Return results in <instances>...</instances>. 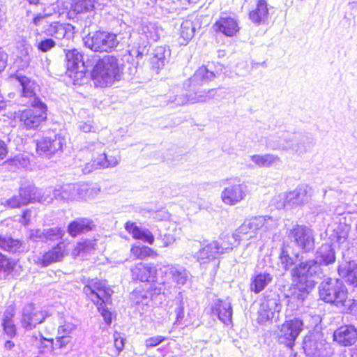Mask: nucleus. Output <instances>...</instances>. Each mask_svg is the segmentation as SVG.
Wrapping results in <instances>:
<instances>
[{"mask_svg": "<svg viewBox=\"0 0 357 357\" xmlns=\"http://www.w3.org/2000/svg\"><path fill=\"white\" fill-rule=\"evenodd\" d=\"M46 240H54L63 236L64 231L59 227L45 229Z\"/></svg>", "mask_w": 357, "mask_h": 357, "instance_id": "54", "label": "nucleus"}, {"mask_svg": "<svg viewBox=\"0 0 357 357\" xmlns=\"http://www.w3.org/2000/svg\"><path fill=\"white\" fill-rule=\"evenodd\" d=\"M47 15H38L33 20L36 26H43V32L57 39H62L66 34L73 31L74 27L70 24H61L58 22H49L46 20Z\"/></svg>", "mask_w": 357, "mask_h": 357, "instance_id": "13", "label": "nucleus"}, {"mask_svg": "<svg viewBox=\"0 0 357 357\" xmlns=\"http://www.w3.org/2000/svg\"><path fill=\"white\" fill-rule=\"evenodd\" d=\"M264 218V224L263 225V230L264 231H271L276 229L278 226V220L273 218L271 216H262Z\"/></svg>", "mask_w": 357, "mask_h": 357, "instance_id": "57", "label": "nucleus"}, {"mask_svg": "<svg viewBox=\"0 0 357 357\" xmlns=\"http://www.w3.org/2000/svg\"><path fill=\"white\" fill-rule=\"evenodd\" d=\"M197 28H199L198 20H184L180 27V38L183 40L180 42L181 44L186 45L193 38Z\"/></svg>", "mask_w": 357, "mask_h": 357, "instance_id": "35", "label": "nucleus"}, {"mask_svg": "<svg viewBox=\"0 0 357 357\" xmlns=\"http://www.w3.org/2000/svg\"><path fill=\"white\" fill-rule=\"evenodd\" d=\"M88 149L93 152H96L97 157H93V163H86L85 167L83 169L84 174L89 173L93 169L99 168H107V154L104 150V144L100 142H93L89 145Z\"/></svg>", "mask_w": 357, "mask_h": 357, "instance_id": "21", "label": "nucleus"}, {"mask_svg": "<svg viewBox=\"0 0 357 357\" xmlns=\"http://www.w3.org/2000/svg\"><path fill=\"white\" fill-rule=\"evenodd\" d=\"M122 73L118 59L113 56L100 59L93 67L91 77L94 84L99 87H107L119 80Z\"/></svg>", "mask_w": 357, "mask_h": 357, "instance_id": "2", "label": "nucleus"}, {"mask_svg": "<svg viewBox=\"0 0 357 357\" xmlns=\"http://www.w3.org/2000/svg\"><path fill=\"white\" fill-rule=\"evenodd\" d=\"M280 264L286 271L289 270L294 264V258L289 256V252L283 248L279 257Z\"/></svg>", "mask_w": 357, "mask_h": 357, "instance_id": "51", "label": "nucleus"}, {"mask_svg": "<svg viewBox=\"0 0 357 357\" xmlns=\"http://www.w3.org/2000/svg\"><path fill=\"white\" fill-rule=\"evenodd\" d=\"M37 188L31 184L22 186L19 190V196L21 199L24 197L28 199L27 204L31 202H35L36 197Z\"/></svg>", "mask_w": 357, "mask_h": 357, "instance_id": "46", "label": "nucleus"}, {"mask_svg": "<svg viewBox=\"0 0 357 357\" xmlns=\"http://www.w3.org/2000/svg\"><path fill=\"white\" fill-rule=\"evenodd\" d=\"M215 76V74L210 70L208 67L202 66L199 68L195 71L193 76L189 79L190 86L192 90H195V87L204 85L212 81Z\"/></svg>", "mask_w": 357, "mask_h": 357, "instance_id": "31", "label": "nucleus"}, {"mask_svg": "<svg viewBox=\"0 0 357 357\" xmlns=\"http://www.w3.org/2000/svg\"><path fill=\"white\" fill-rule=\"evenodd\" d=\"M55 199L61 201L80 200L79 183H67L56 187L53 190Z\"/></svg>", "mask_w": 357, "mask_h": 357, "instance_id": "24", "label": "nucleus"}, {"mask_svg": "<svg viewBox=\"0 0 357 357\" xmlns=\"http://www.w3.org/2000/svg\"><path fill=\"white\" fill-rule=\"evenodd\" d=\"M130 252L135 257L139 259H144L146 257L155 258L158 256L156 251L148 246L142 245H132Z\"/></svg>", "mask_w": 357, "mask_h": 357, "instance_id": "42", "label": "nucleus"}, {"mask_svg": "<svg viewBox=\"0 0 357 357\" xmlns=\"http://www.w3.org/2000/svg\"><path fill=\"white\" fill-rule=\"evenodd\" d=\"M313 139L304 135L294 134L289 137H285L278 144H269V146L273 150L291 151L301 155L310 151L313 146Z\"/></svg>", "mask_w": 357, "mask_h": 357, "instance_id": "7", "label": "nucleus"}, {"mask_svg": "<svg viewBox=\"0 0 357 357\" xmlns=\"http://www.w3.org/2000/svg\"><path fill=\"white\" fill-rule=\"evenodd\" d=\"M334 340L343 346L353 345L357 339V331L352 326H343L335 331Z\"/></svg>", "mask_w": 357, "mask_h": 357, "instance_id": "26", "label": "nucleus"}, {"mask_svg": "<svg viewBox=\"0 0 357 357\" xmlns=\"http://www.w3.org/2000/svg\"><path fill=\"white\" fill-rule=\"evenodd\" d=\"M188 103L191 104L190 95L170 96L167 100V105H173V106H182Z\"/></svg>", "mask_w": 357, "mask_h": 357, "instance_id": "48", "label": "nucleus"}, {"mask_svg": "<svg viewBox=\"0 0 357 357\" xmlns=\"http://www.w3.org/2000/svg\"><path fill=\"white\" fill-rule=\"evenodd\" d=\"M287 238L291 243L304 252H309L314 248L312 230L306 226L295 225L287 232Z\"/></svg>", "mask_w": 357, "mask_h": 357, "instance_id": "9", "label": "nucleus"}, {"mask_svg": "<svg viewBox=\"0 0 357 357\" xmlns=\"http://www.w3.org/2000/svg\"><path fill=\"white\" fill-rule=\"evenodd\" d=\"M13 262L0 252V272L9 273L13 268Z\"/></svg>", "mask_w": 357, "mask_h": 357, "instance_id": "56", "label": "nucleus"}, {"mask_svg": "<svg viewBox=\"0 0 357 357\" xmlns=\"http://www.w3.org/2000/svg\"><path fill=\"white\" fill-rule=\"evenodd\" d=\"M312 197V188L307 185L298 186L285 196L281 197V208L301 206L307 204Z\"/></svg>", "mask_w": 357, "mask_h": 357, "instance_id": "16", "label": "nucleus"}, {"mask_svg": "<svg viewBox=\"0 0 357 357\" xmlns=\"http://www.w3.org/2000/svg\"><path fill=\"white\" fill-rule=\"evenodd\" d=\"M64 142V138L60 135L52 133L38 140L36 144L37 153L40 155L50 158L61 151Z\"/></svg>", "mask_w": 357, "mask_h": 357, "instance_id": "14", "label": "nucleus"}, {"mask_svg": "<svg viewBox=\"0 0 357 357\" xmlns=\"http://www.w3.org/2000/svg\"><path fill=\"white\" fill-rule=\"evenodd\" d=\"M28 199L25 197L21 199L19 195H15L6 201V205L10 208H20L27 204Z\"/></svg>", "mask_w": 357, "mask_h": 357, "instance_id": "53", "label": "nucleus"}, {"mask_svg": "<svg viewBox=\"0 0 357 357\" xmlns=\"http://www.w3.org/2000/svg\"><path fill=\"white\" fill-rule=\"evenodd\" d=\"M160 272L163 284L170 288H181L186 284L189 278V273L180 265H164L160 268Z\"/></svg>", "mask_w": 357, "mask_h": 357, "instance_id": "8", "label": "nucleus"}, {"mask_svg": "<svg viewBox=\"0 0 357 357\" xmlns=\"http://www.w3.org/2000/svg\"><path fill=\"white\" fill-rule=\"evenodd\" d=\"M165 337L163 336L158 335L152 337H149L145 341V346L146 348H152L158 346L164 340H165Z\"/></svg>", "mask_w": 357, "mask_h": 357, "instance_id": "58", "label": "nucleus"}, {"mask_svg": "<svg viewBox=\"0 0 357 357\" xmlns=\"http://www.w3.org/2000/svg\"><path fill=\"white\" fill-rule=\"evenodd\" d=\"M177 299V307L175 309L176 321L174 324H179L184 317V303L181 292L179 293Z\"/></svg>", "mask_w": 357, "mask_h": 357, "instance_id": "52", "label": "nucleus"}, {"mask_svg": "<svg viewBox=\"0 0 357 357\" xmlns=\"http://www.w3.org/2000/svg\"><path fill=\"white\" fill-rule=\"evenodd\" d=\"M95 2L96 0H74L72 8L77 13L87 12L94 8Z\"/></svg>", "mask_w": 357, "mask_h": 357, "instance_id": "45", "label": "nucleus"}, {"mask_svg": "<svg viewBox=\"0 0 357 357\" xmlns=\"http://www.w3.org/2000/svg\"><path fill=\"white\" fill-rule=\"evenodd\" d=\"M303 347L305 354L310 357H328L331 354L326 341L317 340L313 335L305 337Z\"/></svg>", "mask_w": 357, "mask_h": 357, "instance_id": "18", "label": "nucleus"}, {"mask_svg": "<svg viewBox=\"0 0 357 357\" xmlns=\"http://www.w3.org/2000/svg\"><path fill=\"white\" fill-rule=\"evenodd\" d=\"M126 230L132 235V238L137 240H141L150 245L154 242V236L151 231L148 229H142L138 227L135 222H127L125 225Z\"/></svg>", "mask_w": 357, "mask_h": 357, "instance_id": "30", "label": "nucleus"}, {"mask_svg": "<svg viewBox=\"0 0 357 357\" xmlns=\"http://www.w3.org/2000/svg\"><path fill=\"white\" fill-rule=\"evenodd\" d=\"M314 287H307L304 284L294 283V287L291 289V295L287 296L289 298L288 305L294 304V307H298L302 305L303 301L307 296L310 291Z\"/></svg>", "mask_w": 357, "mask_h": 357, "instance_id": "33", "label": "nucleus"}, {"mask_svg": "<svg viewBox=\"0 0 357 357\" xmlns=\"http://www.w3.org/2000/svg\"><path fill=\"white\" fill-rule=\"evenodd\" d=\"M94 227L93 221L87 218H78L70 222L68 227V231L73 237L82 233L91 231Z\"/></svg>", "mask_w": 357, "mask_h": 357, "instance_id": "36", "label": "nucleus"}, {"mask_svg": "<svg viewBox=\"0 0 357 357\" xmlns=\"http://www.w3.org/2000/svg\"><path fill=\"white\" fill-rule=\"evenodd\" d=\"M58 317L59 318V328H58V335H70V334L75 330V326L70 323L65 321L63 319V316L61 314L58 313Z\"/></svg>", "mask_w": 357, "mask_h": 357, "instance_id": "47", "label": "nucleus"}, {"mask_svg": "<svg viewBox=\"0 0 357 357\" xmlns=\"http://www.w3.org/2000/svg\"><path fill=\"white\" fill-rule=\"evenodd\" d=\"M10 78L17 81L22 86V97L28 100L25 104L33 103L35 99H39L36 94L38 85L34 80L20 74L13 75Z\"/></svg>", "mask_w": 357, "mask_h": 357, "instance_id": "22", "label": "nucleus"}, {"mask_svg": "<svg viewBox=\"0 0 357 357\" xmlns=\"http://www.w3.org/2000/svg\"><path fill=\"white\" fill-rule=\"evenodd\" d=\"M250 160L259 168L275 167L281 163L280 158L271 153L254 154L250 156Z\"/></svg>", "mask_w": 357, "mask_h": 357, "instance_id": "34", "label": "nucleus"}, {"mask_svg": "<svg viewBox=\"0 0 357 357\" xmlns=\"http://www.w3.org/2000/svg\"><path fill=\"white\" fill-rule=\"evenodd\" d=\"M4 333L9 336L13 337L16 335V327L13 322H2L1 324Z\"/></svg>", "mask_w": 357, "mask_h": 357, "instance_id": "59", "label": "nucleus"}, {"mask_svg": "<svg viewBox=\"0 0 357 357\" xmlns=\"http://www.w3.org/2000/svg\"><path fill=\"white\" fill-rule=\"evenodd\" d=\"M29 238L31 240H33L34 241H45V229H33L30 231L29 234Z\"/></svg>", "mask_w": 357, "mask_h": 357, "instance_id": "60", "label": "nucleus"}, {"mask_svg": "<svg viewBox=\"0 0 357 357\" xmlns=\"http://www.w3.org/2000/svg\"><path fill=\"white\" fill-rule=\"evenodd\" d=\"M56 43L54 40L52 38H45L39 41L37 43L36 47L40 51L43 52H47L54 47Z\"/></svg>", "mask_w": 357, "mask_h": 357, "instance_id": "55", "label": "nucleus"}, {"mask_svg": "<svg viewBox=\"0 0 357 357\" xmlns=\"http://www.w3.org/2000/svg\"><path fill=\"white\" fill-rule=\"evenodd\" d=\"M303 321L294 318L284 321L277 332L278 340L289 348H292L298 336L303 329Z\"/></svg>", "mask_w": 357, "mask_h": 357, "instance_id": "11", "label": "nucleus"}, {"mask_svg": "<svg viewBox=\"0 0 357 357\" xmlns=\"http://www.w3.org/2000/svg\"><path fill=\"white\" fill-rule=\"evenodd\" d=\"M79 129L84 132H93L95 130L92 120L88 119L86 121H80L78 123Z\"/></svg>", "mask_w": 357, "mask_h": 357, "instance_id": "61", "label": "nucleus"}, {"mask_svg": "<svg viewBox=\"0 0 357 357\" xmlns=\"http://www.w3.org/2000/svg\"><path fill=\"white\" fill-rule=\"evenodd\" d=\"M338 273L340 276L345 278L348 282L357 286V264L355 261H351L340 265Z\"/></svg>", "mask_w": 357, "mask_h": 357, "instance_id": "40", "label": "nucleus"}, {"mask_svg": "<svg viewBox=\"0 0 357 357\" xmlns=\"http://www.w3.org/2000/svg\"><path fill=\"white\" fill-rule=\"evenodd\" d=\"M195 91L194 95L190 94L191 104L206 102L217 96V90L215 89H208V91H199L195 89Z\"/></svg>", "mask_w": 357, "mask_h": 357, "instance_id": "43", "label": "nucleus"}, {"mask_svg": "<svg viewBox=\"0 0 357 357\" xmlns=\"http://www.w3.org/2000/svg\"><path fill=\"white\" fill-rule=\"evenodd\" d=\"M0 248L12 253L24 251L22 242L9 236H0Z\"/></svg>", "mask_w": 357, "mask_h": 357, "instance_id": "41", "label": "nucleus"}, {"mask_svg": "<svg viewBox=\"0 0 357 357\" xmlns=\"http://www.w3.org/2000/svg\"><path fill=\"white\" fill-rule=\"evenodd\" d=\"M100 192L99 185H89L87 183H79V199L80 200H86L96 197Z\"/></svg>", "mask_w": 357, "mask_h": 357, "instance_id": "44", "label": "nucleus"}, {"mask_svg": "<svg viewBox=\"0 0 357 357\" xmlns=\"http://www.w3.org/2000/svg\"><path fill=\"white\" fill-rule=\"evenodd\" d=\"M66 60L68 70L76 73H83L91 65L84 61L82 54L76 49L66 52Z\"/></svg>", "mask_w": 357, "mask_h": 357, "instance_id": "23", "label": "nucleus"}, {"mask_svg": "<svg viewBox=\"0 0 357 357\" xmlns=\"http://www.w3.org/2000/svg\"><path fill=\"white\" fill-rule=\"evenodd\" d=\"M318 265H329L335 261V255L332 245L330 244L322 245L317 251L316 259Z\"/></svg>", "mask_w": 357, "mask_h": 357, "instance_id": "39", "label": "nucleus"}, {"mask_svg": "<svg viewBox=\"0 0 357 357\" xmlns=\"http://www.w3.org/2000/svg\"><path fill=\"white\" fill-rule=\"evenodd\" d=\"M348 237V231L345 230L342 226H337L334 230L333 234H331V238L332 241L336 242L338 244H342L345 242Z\"/></svg>", "mask_w": 357, "mask_h": 357, "instance_id": "49", "label": "nucleus"}, {"mask_svg": "<svg viewBox=\"0 0 357 357\" xmlns=\"http://www.w3.org/2000/svg\"><path fill=\"white\" fill-rule=\"evenodd\" d=\"M53 190L51 189L45 190L44 192L37 189L36 197L35 202H38L44 204L51 203L55 197H54Z\"/></svg>", "mask_w": 357, "mask_h": 357, "instance_id": "50", "label": "nucleus"}, {"mask_svg": "<svg viewBox=\"0 0 357 357\" xmlns=\"http://www.w3.org/2000/svg\"><path fill=\"white\" fill-rule=\"evenodd\" d=\"M130 271L133 280L151 282L156 278L157 267L153 263L139 262L132 267Z\"/></svg>", "mask_w": 357, "mask_h": 357, "instance_id": "20", "label": "nucleus"}, {"mask_svg": "<svg viewBox=\"0 0 357 357\" xmlns=\"http://www.w3.org/2000/svg\"><path fill=\"white\" fill-rule=\"evenodd\" d=\"M27 105L31 108L16 112L15 117L25 128L36 129L47 119V106L40 99H35L33 103Z\"/></svg>", "mask_w": 357, "mask_h": 357, "instance_id": "4", "label": "nucleus"}, {"mask_svg": "<svg viewBox=\"0 0 357 357\" xmlns=\"http://www.w3.org/2000/svg\"><path fill=\"white\" fill-rule=\"evenodd\" d=\"M48 315L46 310H40L34 305L27 304L22 309V326L26 330L31 331L43 323Z\"/></svg>", "mask_w": 357, "mask_h": 357, "instance_id": "15", "label": "nucleus"}, {"mask_svg": "<svg viewBox=\"0 0 357 357\" xmlns=\"http://www.w3.org/2000/svg\"><path fill=\"white\" fill-rule=\"evenodd\" d=\"M232 245L228 241L220 243L217 241H213L204 243L196 252L195 257L201 264H206L216 259L220 255L231 251L233 249Z\"/></svg>", "mask_w": 357, "mask_h": 357, "instance_id": "12", "label": "nucleus"}, {"mask_svg": "<svg viewBox=\"0 0 357 357\" xmlns=\"http://www.w3.org/2000/svg\"><path fill=\"white\" fill-rule=\"evenodd\" d=\"M249 193L248 186L240 180H230L220 194L222 202L227 206H235L243 201Z\"/></svg>", "mask_w": 357, "mask_h": 357, "instance_id": "10", "label": "nucleus"}, {"mask_svg": "<svg viewBox=\"0 0 357 357\" xmlns=\"http://www.w3.org/2000/svg\"><path fill=\"white\" fill-rule=\"evenodd\" d=\"M273 280V275L268 273H259L251 278L250 289L251 291L259 294Z\"/></svg>", "mask_w": 357, "mask_h": 357, "instance_id": "37", "label": "nucleus"}, {"mask_svg": "<svg viewBox=\"0 0 357 357\" xmlns=\"http://www.w3.org/2000/svg\"><path fill=\"white\" fill-rule=\"evenodd\" d=\"M268 3L265 0H258L255 8L249 13L250 20L257 25L264 24L268 20Z\"/></svg>", "mask_w": 357, "mask_h": 357, "instance_id": "32", "label": "nucleus"}, {"mask_svg": "<svg viewBox=\"0 0 357 357\" xmlns=\"http://www.w3.org/2000/svg\"><path fill=\"white\" fill-rule=\"evenodd\" d=\"M114 346L119 354L124 348V340L118 333L114 334Z\"/></svg>", "mask_w": 357, "mask_h": 357, "instance_id": "64", "label": "nucleus"}, {"mask_svg": "<svg viewBox=\"0 0 357 357\" xmlns=\"http://www.w3.org/2000/svg\"><path fill=\"white\" fill-rule=\"evenodd\" d=\"M83 291L96 305L98 312L106 324H110L112 320V313L105 307V304L110 300L112 291L107 287L105 282L93 279L84 286Z\"/></svg>", "mask_w": 357, "mask_h": 357, "instance_id": "3", "label": "nucleus"}, {"mask_svg": "<svg viewBox=\"0 0 357 357\" xmlns=\"http://www.w3.org/2000/svg\"><path fill=\"white\" fill-rule=\"evenodd\" d=\"M319 291L321 300L333 304L342 310L351 305V300L348 298L347 289L340 280L328 278L324 280L319 284Z\"/></svg>", "mask_w": 357, "mask_h": 357, "instance_id": "1", "label": "nucleus"}, {"mask_svg": "<svg viewBox=\"0 0 357 357\" xmlns=\"http://www.w3.org/2000/svg\"><path fill=\"white\" fill-rule=\"evenodd\" d=\"M212 312L224 324H228L231 322L232 308L230 301L215 300L212 307Z\"/></svg>", "mask_w": 357, "mask_h": 357, "instance_id": "29", "label": "nucleus"}, {"mask_svg": "<svg viewBox=\"0 0 357 357\" xmlns=\"http://www.w3.org/2000/svg\"><path fill=\"white\" fill-rule=\"evenodd\" d=\"M169 56L170 51L169 49L163 46H158L155 47L153 51L151 57L150 58L152 67L157 70L162 68L167 61Z\"/></svg>", "mask_w": 357, "mask_h": 357, "instance_id": "38", "label": "nucleus"}, {"mask_svg": "<svg viewBox=\"0 0 357 357\" xmlns=\"http://www.w3.org/2000/svg\"><path fill=\"white\" fill-rule=\"evenodd\" d=\"M138 32L142 39L150 43L158 40L163 30L154 22H144L139 26Z\"/></svg>", "mask_w": 357, "mask_h": 357, "instance_id": "27", "label": "nucleus"}, {"mask_svg": "<svg viewBox=\"0 0 357 357\" xmlns=\"http://www.w3.org/2000/svg\"><path fill=\"white\" fill-rule=\"evenodd\" d=\"M215 32H220L227 36H233L239 30L236 20L227 15L221 16L213 25Z\"/></svg>", "mask_w": 357, "mask_h": 357, "instance_id": "25", "label": "nucleus"}, {"mask_svg": "<svg viewBox=\"0 0 357 357\" xmlns=\"http://www.w3.org/2000/svg\"><path fill=\"white\" fill-rule=\"evenodd\" d=\"M71 342V337L70 335H58L56 338L55 346L59 348L66 347Z\"/></svg>", "mask_w": 357, "mask_h": 357, "instance_id": "63", "label": "nucleus"}, {"mask_svg": "<svg viewBox=\"0 0 357 357\" xmlns=\"http://www.w3.org/2000/svg\"><path fill=\"white\" fill-rule=\"evenodd\" d=\"M264 218L261 216L254 217L247 221H245L237 229L236 234L227 236L226 238L231 245L237 243L238 237L240 234L248 235V238H252L256 236L257 231L263 229Z\"/></svg>", "mask_w": 357, "mask_h": 357, "instance_id": "17", "label": "nucleus"}, {"mask_svg": "<svg viewBox=\"0 0 357 357\" xmlns=\"http://www.w3.org/2000/svg\"><path fill=\"white\" fill-rule=\"evenodd\" d=\"M319 272V266L314 259L301 261L290 271L291 280L294 283H298L307 287H314L312 278Z\"/></svg>", "mask_w": 357, "mask_h": 357, "instance_id": "5", "label": "nucleus"}, {"mask_svg": "<svg viewBox=\"0 0 357 357\" xmlns=\"http://www.w3.org/2000/svg\"><path fill=\"white\" fill-rule=\"evenodd\" d=\"M280 310V306L275 299H266L264 300L259 309L258 320L260 323H264L274 316L275 312H278Z\"/></svg>", "mask_w": 357, "mask_h": 357, "instance_id": "28", "label": "nucleus"}, {"mask_svg": "<svg viewBox=\"0 0 357 357\" xmlns=\"http://www.w3.org/2000/svg\"><path fill=\"white\" fill-rule=\"evenodd\" d=\"M67 255V245L61 242L44 253L41 257H37L36 264L42 267H47L53 263L61 261Z\"/></svg>", "mask_w": 357, "mask_h": 357, "instance_id": "19", "label": "nucleus"}, {"mask_svg": "<svg viewBox=\"0 0 357 357\" xmlns=\"http://www.w3.org/2000/svg\"><path fill=\"white\" fill-rule=\"evenodd\" d=\"M15 314V307L12 305L8 306L3 314L2 322H13Z\"/></svg>", "mask_w": 357, "mask_h": 357, "instance_id": "62", "label": "nucleus"}, {"mask_svg": "<svg viewBox=\"0 0 357 357\" xmlns=\"http://www.w3.org/2000/svg\"><path fill=\"white\" fill-rule=\"evenodd\" d=\"M117 36L107 31H98L84 38L86 47L94 52H110L119 45Z\"/></svg>", "mask_w": 357, "mask_h": 357, "instance_id": "6", "label": "nucleus"}]
</instances>
